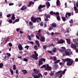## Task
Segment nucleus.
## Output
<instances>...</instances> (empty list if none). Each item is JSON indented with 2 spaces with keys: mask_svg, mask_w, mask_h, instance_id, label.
I'll use <instances>...</instances> for the list:
<instances>
[{
  "mask_svg": "<svg viewBox=\"0 0 78 78\" xmlns=\"http://www.w3.org/2000/svg\"><path fill=\"white\" fill-rule=\"evenodd\" d=\"M64 42H65V41L62 40V39H61L60 40H58V44H63V43H64Z\"/></svg>",
  "mask_w": 78,
  "mask_h": 78,
  "instance_id": "nucleus-9",
  "label": "nucleus"
},
{
  "mask_svg": "<svg viewBox=\"0 0 78 78\" xmlns=\"http://www.w3.org/2000/svg\"><path fill=\"white\" fill-rule=\"evenodd\" d=\"M49 14H51V15H54V16H55V15L56 16H59V12H53L52 11H51L50 12Z\"/></svg>",
  "mask_w": 78,
  "mask_h": 78,
  "instance_id": "nucleus-4",
  "label": "nucleus"
},
{
  "mask_svg": "<svg viewBox=\"0 0 78 78\" xmlns=\"http://www.w3.org/2000/svg\"><path fill=\"white\" fill-rule=\"evenodd\" d=\"M29 24L30 26H33V24L30 21L29 23Z\"/></svg>",
  "mask_w": 78,
  "mask_h": 78,
  "instance_id": "nucleus-45",
  "label": "nucleus"
},
{
  "mask_svg": "<svg viewBox=\"0 0 78 78\" xmlns=\"http://www.w3.org/2000/svg\"><path fill=\"white\" fill-rule=\"evenodd\" d=\"M45 67H46V65H43L42 66L40 67V68L41 69H42L43 68H45Z\"/></svg>",
  "mask_w": 78,
  "mask_h": 78,
  "instance_id": "nucleus-43",
  "label": "nucleus"
},
{
  "mask_svg": "<svg viewBox=\"0 0 78 78\" xmlns=\"http://www.w3.org/2000/svg\"><path fill=\"white\" fill-rule=\"evenodd\" d=\"M18 47L20 50H23V48H22V46L21 44H20L19 45H18Z\"/></svg>",
  "mask_w": 78,
  "mask_h": 78,
  "instance_id": "nucleus-15",
  "label": "nucleus"
},
{
  "mask_svg": "<svg viewBox=\"0 0 78 78\" xmlns=\"http://www.w3.org/2000/svg\"><path fill=\"white\" fill-rule=\"evenodd\" d=\"M53 29V27H52V26H50L49 27V30H52Z\"/></svg>",
  "mask_w": 78,
  "mask_h": 78,
  "instance_id": "nucleus-57",
  "label": "nucleus"
},
{
  "mask_svg": "<svg viewBox=\"0 0 78 78\" xmlns=\"http://www.w3.org/2000/svg\"><path fill=\"white\" fill-rule=\"evenodd\" d=\"M67 16H69V12L66 13L65 16L66 17V19H67V18H68V17H67Z\"/></svg>",
  "mask_w": 78,
  "mask_h": 78,
  "instance_id": "nucleus-44",
  "label": "nucleus"
},
{
  "mask_svg": "<svg viewBox=\"0 0 78 78\" xmlns=\"http://www.w3.org/2000/svg\"><path fill=\"white\" fill-rule=\"evenodd\" d=\"M40 26H41V27H43V22H42L41 23V24H40Z\"/></svg>",
  "mask_w": 78,
  "mask_h": 78,
  "instance_id": "nucleus-59",
  "label": "nucleus"
},
{
  "mask_svg": "<svg viewBox=\"0 0 78 78\" xmlns=\"http://www.w3.org/2000/svg\"><path fill=\"white\" fill-rule=\"evenodd\" d=\"M58 40H59V39L56 38H55L53 39L54 41H57V42H58Z\"/></svg>",
  "mask_w": 78,
  "mask_h": 78,
  "instance_id": "nucleus-26",
  "label": "nucleus"
},
{
  "mask_svg": "<svg viewBox=\"0 0 78 78\" xmlns=\"http://www.w3.org/2000/svg\"><path fill=\"white\" fill-rule=\"evenodd\" d=\"M13 70H16V65L14 64L13 65Z\"/></svg>",
  "mask_w": 78,
  "mask_h": 78,
  "instance_id": "nucleus-47",
  "label": "nucleus"
},
{
  "mask_svg": "<svg viewBox=\"0 0 78 78\" xmlns=\"http://www.w3.org/2000/svg\"><path fill=\"white\" fill-rule=\"evenodd\" d=\"M73 42L75 43V44L71 43V47L73 48H74V49H76V46L78 45V43H77V42H78V40L74 39L73 40Z\"/></svg>",
  "mask_w": 78,
  "mask_h": 78,
  "instance_id": "nucleus-1",
  "label": "nucleus"
},
{
  "mask_svg": "<svg viewBox=\"0 0 78 78\" xmlns=\"http://www.w3.org/2000/svg\"><path fill=\"white\" fill-rule=\"evenodd\" d=\"M6 55H7L8 56H11V54L9 53H7Z\"/></svg>",
  "mask_w": 78,
  "mask_h": 78,
  "instance_id": "nucleus-63",
  "label": "nucleus"
},
{
  "mask_svg": "<svg viewBox=\"0 0 78 78\" xmlns=\"http://www.w3.org/2000/svg\"><path fill=\"white\" fill-rule=\"evenodd\" d=\"M31 19V21L32 22H33V23H35V22H36V20L38 19V18H35L34 16H32Z\"/></svg>",
  "mask_w": 78,
  "mask_h": 78,
  "instance_id": "nucleus-5",
  "label": "nucleus"
},
{
  "mask_svg": "<svg viewBox=\"0 0 78 78\" xmlns=\"http://www.w3.org/2000/svg\"><path fill=\"white\" fill-rule=\"evenodd\" d=\"M38 9L39 12H41L42 11H44V10L41 9V8L39 7H38Z\"/></svg>",
  "mask_w": 78,
  "mask_h": 78,
  "instance_id": "nucleus-29",
  "label": "nucleus"
},
{
  "mask_svg": "<svg viewBox=\"0 0 78 78\" xmlns=\"http://www.w3.org/2000/svg\"><path fill=\"white\" fill-rule=\"evenodd\" d=\"M38 56V54L37 53L36 54H33L31 56V57L35 59V60H37V59H38V58L37 57Z\"/></svg>",
  "mask_w": 78,
  "mask_h": 78,
  "instance_id": "nucleus-3",
  "label": "nucleus"
},
{
  "mask_svg": "<svg viewBox=\"0 0 78 78\" xmlns=\"http://www.w3.org/2000/svg\"><path fill=\"white\" fill-rule=\"evenodd\" d=\"M61 71H59L58 72H57L55 75V78H57V77L59 75Z\"/></svg>",
  "mask_w": 78,
  "mask_h": 78,
  "instance_id": "nucleus-14",
  "label": "nucleus"
},
{
  "mask_svg": "<svg viewBox=\"0 0 78 78\" xmlns=\"http://www.w3.org/2000/svg\"><path fill=\"white\" fill-rule=\"evenodd\" d=\"M30 36V37H34V34H31Z\"/></svg>",
  "mask_w": 78,
  "mask_h": 78,
  "instance_id": "nucleus-51",
  "label": "nucleus"
},
{
  "mask_svg": "<svg viewBox=\"0 0 78 78\" xmlns=\"http://www.w3.org/2000/svg\"><path fill=\"white\" fill-rule=\"evenodd\" d=\"M22 72H23V73L24 75H25V74L27 73V71L26 70H22Z\"/></svg>",
  "mask_w": 78,
  "mask_h": 78,
  "instance_id": "nucleus-23",
  "label": "nucleus"
},
{
  "mask_svg": "<svg viewBox=\"0 0 78 78\" xmlns=\"http://www.w3.org/2000/svg\"><path fill=\"white\" fill-rule=\"evenodd\" d=\"M34 78H39V76H38L37 75H36L35 76H34Z\"/></svg>",
  "mask_w": 78,
  "mask_h": 78,
  "instance_id": "nucleus-56",
  "label": "nucleus"
},
{
  "mask_svg": "<svg viewBox=\"0 0 78 78\" xmlns=\"http://www.w3.org/2000/svg\"><path fill=\"white\" fill-rule=\"evenodd\" d=\"M61 49L59 50V51H60L61 53L64 52V51L66 50V48H65V47H61Z\"/></svg>",
  "mask_w": 78,
  "mask_h": 78,
  "instance_id": "nucleus-8",
  "label": "nucleus"
},
{
  "mask_svg": "<svg viewBox=\"0 0 78 78\" xmlns=\"http://www.w3.org/2000/svg\"><path fill=\"white\" fill-rule=\"evenodd\" d=\"M54 72L53 71H52L51 72V73H49V75L51 76H52L53 75V74L54 73Z\"/></svg>",
  "mask_w": 78,
  "mask_h": 78,
  "instance_id": "nucleus-31",
  "label": "nucleus"
},
{
  "mask_svg": "<svg viewBox=\"0 0 78 78\" xmlns=\"http://www.w3.org/2000/svg\"><path fill=\"white\" fill-rule=\"evenodd\" d=\"M36 73H33L32 74V76H35L36 75Z\"/></svg>",
  "mask_w": 78,
  "mask_h": 78,
  "instance_id": "nucleus-58",
  "label": "nucleus"
},
{
  "mask_svg": "<svg viewBox=\"0 0 78 78\" xmlns=\"http://www.w3.org/2000/svg\"><path fill=\"white\" fill-rule=\"evenodd\" d=\"M47 66L45 68V70L47 71H49L51 70V67L49 66V65L48 64L46 65Z\"/></svg>",
  "mask_w": 78,
  "mask_h": 78,
  "instance_id": "nucleus-6",
  "label": "nucleus"
},
{
  "mask_svg": "<svg viewBox=\"0 0 78 78\" xmlns=\"http://www.w3.org/2000/svg\"><path fill=\"white\" fill-rule=\"evenodd\" d=\"M56 3L57 4V6H58V5H59V0H57V1Z\"/></svg>",
  "mask_w": 78,
  "mask_h": 78,
  "instance_id": "nucleus-48",
  "label": "nucleus"
},
{
  "mask_svg": "<svg viewBox=\"0 0 78 78\" xmlns=\"http://www.w3.org/2000/svg\"><path fill=\"white\" fill-rule=\"evenodd\" d=\"M74 8L75 11H76V13H78V9H77L76 8V7L74 6Z\"/></svg>",
  "mask_w": 78,
  "mask_h": 78,
  "instance_id": "nucleus-24",
  "label": "nucleus"
},
{
  "mask_svg": "<svg viewBox=\"0 0 78 78\" xmlns=\"http://www.w3.org/2000/svg\"><path fill=\"white\" fill-rule=\"evenodd\" d=\"M51 26L52 27H56V24L55 23H53L51 25Z\"/></svg>",
  "mask_w": 78,
  "mask_h": 78,
  "instance_id": "nucleus-20",
  "label": "nucleus"
},
{
  "mask_svg": "<svg viewBox=\"0 0 78 78\" xmlns=\"http://www.w3.org/2000/svg\"><path fill=\"white\" fill-rule=\"evenodd\" d=\"M9 22L10 23H12V20L11 19H9Z\"/></svg>",
  "mask_w": 78,
  "mask_h": 78,
  "instance_id": "nucleus-54",
  "label": "nucleus"
},
{
  "mask_svg": "<svg viewBox=\"0 0 78 78\" xmlns=\"http://www.w3.org/2000/svg\"><path fill=\"white\" fill-rule=\"evenodd\" d=\"M43 25L44 26V28H46L47 27V24L45 23H43Z\"/></svg>",
  "mask_w": 78,
  "mask_h": 78,
  "instance_id": "nucleus-52",
  "label": "nucleus"
},
{
  "mask_svg": "<svg viewBox=\"0 0 78 78\" xmlns=\"http://www.w3.org/2000/svg\"><path fill=\"white\" fill-rule=\"evenodd\" d=\"M35 43L36 45H37L38 47H40V44H39V42L38 41H35Z\"/></svg>",
  "mask_w": 78,
  "mask_h": 78,
  "instance_id": "nucleus-18",
  "label": "nucleus"
},
{
  "mask_svg": "<svg viewBox=\"0 0 78 78\" xmlns=\"http://www.w3.org/2000/svg\"><path fill=\"white\" fill-rule=\"evenodd\" d=\"M34 49H35V50H37V45H35L34 46Z\"/></svg>",
  "mask_w": 78,
  "mask_h": 78,
  "instance_id": "nucleus-42",
  "label": "nucleus"
},
{
  "mask_svg": "<svg viewBox=\"0 0 78 78\" xmlns=\"http://www.w3.org/2000/svg\"><path fill=\"white\" fill-rule=\"evenodd\" d=\"M58 16H57L56 18L57 20H58V21H59L60 20V17H59V16L57 15Z\"/></svg>",
  "mask_w": 78,
  "mask_h": 78,
  "instance_id": "nucleus-34",
  "label": "nucleus"
},
{
  "mask_svg": "<svg viewBox=\"0 0 78 78\" xmlns=\"http://www.w3.org/2000/svg\"><path fill=\"white\" fill-rule=\"evenodd\" d=\"M30 5H33L34 4V2H33L32 1H30Z\"/></svg>",
  "mask_w": 78,
  "mask_h": 78,
  "instance_id": "nucleus-55",
  "label": "nucleus"
},
{
  "mask_svg": "<svg viewBox=\"0 0 78 78\" xmlns=\"http://www.w3.org/2000/svg\"><path fill=\"white\" fill-rule=\"evenodd\" d=\"M38 76V78H40V77L41 76V77H42L43 76H42V74L41 73H39L37 74Z\"/></svg>",
  "mask_w": 78,
  "mask_h": 78,
  "instance_id": "nucleus-32",
  "label": "nucleus"
},
{
  "mask_svg": "<svg viewBox=\"0 0 78 78\" xmlns=\"http://www.w3.org/2000/svg\"><path fill=\"white\" fill-rule=\"evenodd\" d=\"M56 48L55 47H54L52 50V51L53 52V53H55V52H56Z\"/></svg>",
  "mask_w": 78,
  "mask_h": 78,
  "instance_id": "nucleus-21",
  "label": "nucleus"
},
{
  "mask_svg": "<svg viewBox=\"0 0 78 78\" xmlns=\"http://www.w3.org/2000/svg\"><path fill=\"white\" fill-rule=\"evenodd\" d=\"M40 41H41V42H45V37L43 36L41 37L40 38Z\"/></svg>",
  "mask_w": 78,
  "mask_h": 78,
  "instance_id": "nucleus-13",
  "label": "nucleus"
},
{
  "mask_svg": "<svg viewBox=\"0 0 78 78\" xmlns=\"http://www.w3.org/2000/svg\"><path fill=\"white\" fill-rule=\"evenodd\" d=\"M10 73L12 74V75H13V73L14 72H13V70H12V69H11V68H10Z\"/></svg>",
  "mask_w": 78,
  "mask_h": 78,
  "instance_id": "nucleus-37",
  "label": "nucleus"
},
{
  "mask_svg": "<svg viewBox=\"0 0 78 78\" xmlns=\"http://www.w3.org/2000/svg\"><path fill=\"white\" fill-rule=\"evenodd\" d=\"M69 23H73V20L71 19V20L69 21Z\"/></svg>",
  "mask_w": 78,
  "mask_h": 78,
  "instance_id": "nucleus-60",
  "label": "nucleus"
},
{
  "mask_svg": "<svg viewBox=\"0 0 78 78\" xmlns=\"http://www.w3.org/2000/svg\"><path fill=\"white\" fill-rule=\"evenodd\" d=\"M62 60L64 62V63L66 62H67V65L69 66V58H66L65 59H62Z\"/></svg>",
  "mask_w": 78,
  "mask_h": 78,
  "instance_id": "nucleus-11",
  "label": "nucleus"
},
{
  "mask_svg": "<svg viewBox=\"0 0 78 78\" xmlns=\"http://www.w3.org/2000/svg\"><path fill=\"white\" fill-rule=\"evenodd\" d=\"M11 19L12 20H15V16L14 14H12V17L11 18Z\"/></svg>",
  "mask_w": 78,
  "mask_h": 78,
  "instance_id": "nucleus-28",
  "label": "nucleus"
},
{
  "mask_svg": "<svg viewBox=\"0 0 78 78\" xmlns=\"http://www.w3.org/2000/svg\"><path fill=\"white\" fill-rule=\"evenodd\" d=\"M72 54V52L70 50H69V55H71Z\"/></svg>",
  "mask_w": 78,
  "mask_h": 78,
  "instance_id": "nucleus-39",
  "label": "nucleus"
},
{
  "mask_svg": "<svg viewBox=\"0 0 78 78\" xmlns=\"http://www.w3.org/2000/svg\"><path fill=\"white\" fill-rule=\"evenodd\" d=\"M3 67V63H0V69H2Z\"/></svg>",
  "mask_w": 78,
  "mask_h": 78,
  "instance_id": "nucleus-38",
  "label": "nucleus"
},
{
  "mask_svg": "<svg viewBox=\"0 0 78 78\" xmlns=\"http://www.w3.org/2000/svg\"><path fill=\"white\" fill-rule=\"evenodd\" d=\"M37 34L39 37H41L42 36V35L40 33H38Z\"/></svg>",
  "mask_w": 78,
  "mask_h": 78,
  "instance_id": "nucleus-46",
  "label": "nucleus"
},
{
  "mask_svg": "<svg viewBox=\"0 0 78 78\" xmlns=\"http://www.w3.org/2000/svg\"><path fill=\"white\" fill-rule=\"evenodd\" d=\"M53 59L54 61H56V57H54Z\"/></svg>",
  "mask_w": 78,
  "mask_h": 78,
  "instance_id": "nucleus-64",
  "label": "nucleus"
},
{
  "mask_svg": "<svg viewBox=\"0 0 78 78\" xmlns=\"http://www.w3.org/2000/svg\"><path fill=\"white\" fill-rule=\"evenodd\" d=\"M39 72H40L39 70H37L35 72V73L37 74H38V73Z\"/></svg>",
  "mask_w": 78,
  "mask_h": 78,
  "instance_id": "nucleus-53",
  "label": "nucleus"
},
{
  "mask_svg": "<svg viewBox=\"0 0 78 78\" xmlns=\"http://www.w3.org/2000/svg\"><path fill=\"white\" fill-rule=\"evenodd\" d=\"M43 61L44 62H45V59L41 58L39 60L38 62L39 66H41V65H42V64H43Z\"/></svg>",
  "mask_w": 78,
  "mask_h": 78,
  "instance_id": "nucleus-2",
  "label": "nucleus"
},
{
  "mask_svg": "<svg viewBox=\"0 0 78 78\" xmlns=\"http://www.w3.org/2000/svg\"><path fill=\"white\" fill-rule=\"evenodd\" d=\"M73 62V60L72 59H69V66H71Z\"/></svg>",
  "mask_w": 78,
  "mask_h": 78,
  "instance_id": "nucleus-10",
  "label": "nucleus"
},
{
  "mask_svg": "<svg viewBox=\"0 0 78 78\" xmlns=\"http://www.w3.org/2000/svg\"><path fill=\"white\" fill-rule=\"evenodd\" d=\"M51 47V44H49L48 45H44L43 46V48L44 50H46L47 48H50Z\"/></svg>",
  "mask_w": 78,
  "mask_h": 78,
  "instance_id": "nucleus-7",
  "label": "nucleus"
},
{
  "mask_svg": "<svg viewBox=\"0 0 78 78\" xmlns=\"http://www.w3.org/2000/svg\"><path fill=\"white\" fill-rule=\"evenodd\" d=\"M46 6L47 8H48L50 6V4L49 2H46Z\"/></svg>",
  "mask_w": 78,
  "mask_h": 78,
  "instance_id": "nucleus-17",
  "label": "nucleus"
},
{
  "mask_svg": "<svg viewBox=\"0 0 78 78\" xmlns=\"http://www.w3.org/2000/svg\"><path fill=\"white\" fill-rule=\"evenodd\" d=\"M23 61H25V62H27V61H28V59H27L26 58H24L23 60Z\"/></svg>",
  "mask_w": 78,
  "mask_h": 78,
  "instance_id": "nucleus-49",
  "label": "nucleus"
},
{
  "mask_svg": "<svg viewBox=\"0 0 78 78\" xmlns=\"http://www.w3.org/2000/svg\"><path fill=\"white\" fill-rule=\"evenodd\" d=\"M65 53L63 54V56H69V51H67V50H66L65 51Z\"/></svg>",
  "mask_w": 78,
  "mask_h": 78,
  "instance_id": "nucleus-12",
  "label": "nucleus"
},
{
  "mask_svg": "<svg viewBox=\"0 0 78 78\" xmlns=\"http://www.w3.org/2000/svg\"><path fill=\"white\" fill-rule=\"evenodd\" d=\"M31 36H30V35H28V36H27V38L29 39L30 41H31Z\"/></svg>",
  "mask_w": 78,
  "mask_h": 78,
  "instance_id": "nucleus-41",
  "label": "nucleus"
},
{
  "mask_svg": "<svg viewBox=\"0 0 78 78\" xmlns=\"http://www.w3.org/2000/svg\"><path fill=\"white\" fill-rule=\"evenodd\" d=\"M60 62V60H58L57 61H55L54 62V64L55 65H56V64L59 62Z\"/></svg>",
  "mask_w": 78,
  "mask_h": 78,
  "instance_id": "nucleus-27",
  "label": "nucleus"
},
{
  "mask_svg": "<svg viewBox=\"0 0 78 78\" xmlns=\"http://www.w3.org/2000/svg\"><path fill=\"white\" fill-rule=\"evenodd\" d=\"M62 76V71H60V76L58 77V78H61Z\"/></svg>",
  "mask_w": 78,
  "mask_h": 78,
  "instance_id": "nucleus-33",
  "label": "nucleus"
},
{
  "mask_svg": "<svg viewBox=\"0 0 78 78\" xmlns=\"http://www.w3.org/2000/svg\"><path fill=\"white\" fill-rule=\"evenodd\" d=\"M62 19L63 21L64 22H65V20H66V17L62 16Z\"/></svg>",
  "mask_w": 78,
  "mask_h": 78,
  "instance_id": "nucleus-36",
  "label": "nucleus"
},
{
  "mask_svg": "<svg viewBox=\"0 0 78 78\" xmlns=\"http://www.w3.org/2000/svg\"><path fill=\"white\" fill-rule=\"evenodd\" d=\"M66 70H67V69H65L63 70V71H62V74L63 75H64V73H65V72H66Z\"/></svg>",
  "mask_w": 78,
  "mask_h": 78,
  "instance_id": "nucleus-35",
  "label": "nucleus"
},
{
  "mask_svg": "<svg viewBox=\"0 0 78 78\" xmlns=\"http://www.w3.org/2000/svg\"><path fill=\"white\" fill-rule=\"evenodd\" d=\"M19 19H17L16 20H15L14 22L13 23V24H14V23H15L16 22H19Z\"/></svg>",
  "mask_w": 78,
  "mask_h": 78,
  "instance_id": "nucleus-30",
  "label": "nucleus"
},
{
  "mask_svg": "<svg viewBox=\"0 0 78 78\" xmlns=\"http://www.w3.org/2000/svg\"><path fill=\"white\" fill-rule=\"evenodd\" d=\"M58 68V65L56 64L55 65H54L53 66V69H57V68Z\"/></svg>",
  "mask_w": 78,
  "mask_h": 78,
  "instance_id": "nucleus-19",
  "label": "nucleus"
},
{
  "mask_svg": "<svg viewBox=\"0 0 78 78\" xmlns=\"http://www.w3.org/2000/svg\"><path fill=\"white\" fill-rule=\"evenodd\" d=\"M38 7H39V8H44L45 7V5H39Z\"/></svg>",
  "mask_w": 78,
  "mask_h": 78,
  "instance_id": "nucleus-22",
  "label": "nucleus"
},
{
  "mask_svg": "<svg viewBox=\"0 0 78 78\" xmlns=\"http://www.w3.org/2000/svg\"><path fill=\"white\" fill-rule=\"evenodd\" d=\"M8 41H9V38H8L5 40V42H8Z\"/></svg>",
  "mask_w": 78,
  "mask_h": 78,
  "instance_id": "nucleus-50",
  "label": "nucleus"
},
{
  "mask_svg": "<svg viewBox=\"0 0 78 78\" xmlns=\"http://www.w3.org/2000/svg\"><path fill=\"white\" fill-rule=\"evenodd\" d=\"M26 9H27V7L25 5H23L21 8L20 10L21 11H23V10H25Z\"/></svg>",
  "mask_w": 78,
  "mask_h": 78,
  "instance_id": "nucleus-16",
  "label": "nucleus"
},
{
  "mask_svg": "<svg viewBox=\"0 0 78 78\" xmlns=\"http://www.w3.org/2000/svg\"><path fill=\"white\" fill-rule=\"evenodd\" d=\"M7 17H9L11 16V14H9L7 15L6 16Z\"/></svg>",
  "mask_w": 78,
  "mask_h": 78,
  "instance_id": "nucleus-61",
  "label": "nucleus"
},
{
  "mask_svg": "<svg viewBox=\"0 0 78 78\" xmlns=\"http://www.w3.org/2000/svg\"><path fill=\"white\" fill-rule=\"evenodd\" d=\"M45 16L46 18H50V15L48 14H45Z\"/></svg>",
  "mask_w": 78,
  "mask_h": 78,
  "instance_id": "nucleus-25",
  "label": "nucleus"
},
{
  "mask_svg": "<svg viewBox=\"0 0 78 78\" xmlns=\"http://www.w3.org/2000/svg\"><path fill=\"white\" fill-rule=\"evenodd\" d=\"M74 6L76 5L77 8H78V3L75 2H74Z\"/></svg>",
  "mask_w": 78,
  "mask_h": 78,
  "instance_id": "nucleus-40",
  "label": "nucleus"
},
{
  "mask_svg": "<svg viewBox=\"0 0 78 78\" xmlns=\"http://www.w3.org/2000/svg\"><path fill=\"white\" fill-rule=\"evenodd\" d=\"M0 18H2V12H0Z\"/></svg>",
  "mask_w": 78,
  "mask_h": 78,
  "instance_id": "nucleus-62",
  "label": "nucleus"
}]
</instances>
